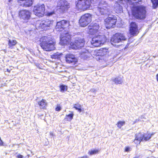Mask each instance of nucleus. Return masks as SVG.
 <instances>
[{
  "mask_svg": "<svg viewBox=\"0 0 158 158\" xmlns=\"http://www.w3.org/2000/svg\"><path fill=\"white\" fill-rule=\"evenodd\" d=\"M99 28V25L96 23H92L88 27V33L91 35H92V36L91 37H92V40L96 38L103 40L106 38V37L104 35H98L96 34Z\"/></svg>",
  "mask_w": 158,
  "mask_h": 158,
  "instance_id": "nucleus-1",
  "label": "nucleus"
},
{
  "mask_svg": "<svg viewBox=\"0 0 158 158\" xmlns=\"http://www.w3.org/2000/svg\"><path fill=\"white\" fill-rule=\"evenodd\" d=\"M146 12L145 7L142 5L135 6L132 9L133 16L137 19H144L146 17Z\"/></svg>",
  "mask_w": 158,
  "mask_h": 158,
  "instance_id": "nucleus-2",
  "label": "nucleus"
},
{
  "mask_svg": "<svg viewBox=\"0 0 158 158\" xmlns=\"http://www.w3.org/2000/svg\"><path fill=\"white\" fill-rule=\"evenodd\" d=\"M106 2L102 0L99 2L98 7L94 8V11L96 15L98 16L106 14L108 10Z\"/></svg>",
  "mask_w": 158,
  "mask_h": 158,
  "instance_id": "nucleus-3",
  "label": "nucleus"
},
{
  "mask_svg": "<svg viewBox=\"0 0 158 158\" xmlns=\"http://www.w3.org/2000/svg\"><path fill=\"white\" fill-rule=\"evenodd\" d=\"M75 3L76 9L81 10H85L89 8L91 6L89 0H78Z\"/></svg>",
  "mask_w": 158,
  "mask_h": 158,
  "instance_id": "nucleus-4",
  "label": "nucleus"
},
{
  "mask_svg": "<svg viewBox=\"0 0 158 158\" xmlns=\"http://www.w3.org/2000/svg\"><path fill=\"white\" fill-rule=\"evenodd\" d=\"M40 45L43 49L46 51H51L55 49V43L52 40H46L40 43Z\"/></svg>",
  "mask_w": 158,
  "mask_h": 158,
  "instance_id": "nucleus-5",
  "label": "nucleus"
},
{
  "mask_svg": "<svg viewBox=\"0 0 158 158\" xmlns=\"http://www.w3.org/2000/svg\"><path fill=\"white\" fill-rule=\"evenodd\" d=\"M92 15L89 13L82 15L79 20L80 25L83 27L87 26L92 21Z\"/></svg>",
  "mask_w": 158,
  "mask_h": 158,
  "instance_id": "nucleus-6",
  "label": "nucleus"
},
{
  "mask_svg": "<svg viewBox=\"0 0 158 158\" xmlns=\"http://www.w3.org/2000/svg\"><path fill=\"white\" fill-rule=\"evenodd\" d=\"M45 6L44 4H38L34 6V13L38 17H42L44 13Z\"/></svg>",
  "mask_w": 158,
  "mask_h": 158,
  "instance_id": "nucleus-7",
  "label": "nucleus"
},
{
  "mask_svg": "<svg viewBox=\"0 0 158 158\" xmlns=\"http://www.w3.org/2000/svg\"><path fill=\"white\" fill-rule=\"evenodd\" d=\"M69 22L65 20H62L57 22L55 27V29L57 31H61L67 28L69 26Z\"/></svg>",
  "mask_w": 158,
  "mask_h": 158,
  "instance_id": "nucleus-8",
  "label": "nucleus"
},
{
  "mask_svg": "<svg viewBox=\"0 0 158 158\" xmlns=\"http://www.w3.org/2000/svg\"><path fill=\"white\" fill-rule=\"evenodd\" d=\"M117 21L116 17L114 16H111L106 19L105 21V24L107 28L113 27L115 25Z\"/></svg>",
  "mask_w": 158,
  "mask_h": 158,
  "instance_id": "nucleus-9",
  "label": "nucleus"
},
{
  "mask_svg": "<svg viewBox=\"0 0 158 158\" xmlns=\"http://www.w3.org/2000/svg\"><path fill=\"white\" fill-rule=\"evenodd\" d=\"M58 6L60 7V11L61 13H64L67 11L70 7L69 3L65 1L61 0L58 3Z\"/></svg>",
  "mask_w": 158,
  "mask_h": 158,
  "instance_id": "nucleus-10",
  "label": "nucleus"
},
{
  "mask_svg": "<svg viewBox=\"0 0 158 158\" xmlns=\"http://www.w3.org/2000/svg\"><path fill=\"white\" fill-rule=\"evenodd\" d=\"M53 21L48 19L43 20L40 23L39 27L44 29H48L53 25Z\"/></svg>",
  "mask_w": 158,
  "mask_h": 158,
  "instance_id": "nucleus-11",
  "label": "nucleus"
},
{
  "mask_svg": "<svg viewBox=\"0 0 158 158\" xmlns=\"http://www.w3.org/2000/svg\"><path fill=\"white\" fill-rule=\"evenodd\" d=\"M84 42V40H75L74 43L71 42L70 44L72 48H79L83 46Z\"/></svg>",
  "mask_w": 158,
  "mask_h": 158,
  "instance_id": "nucleus-12",
  "label": "nucleus"
},
{
  "mask_svg": "<svg viewBox=\"0 0 158 158\" xmlns=\"http://www.w3.org/2000/svg\"><path fill=\"white\" fill-rule=\"evenodd\" d=\"M31 14V13L29 11L26 10H21L19 13L20 18L25 20L29 19Z\"/></svg>",
  "mask_w": 158,
  "mask_h": 158,
  "instance_id": "nucleus-13",
  "label": "nucleus"
},
{
  "mask_svg": "<svg viewBox=\"0 0 158 158\" xmlns=\"http://www.w3.org/2000/svg\"><path fill=\"white\" fill-rule=\"evenodd\" d=\"M65 60L67 63H71L74 64L77 62V60L75 56L71 54H67L65 56Z\"/></svg>",
  "mask_w": 158,
  "mask_h": 158,
  "instance_id": "nucleus-14",
  "label": "nucleus"
},
{
  "mask_svg": "<svg viewBox=\"0 0 158 158\" xmlns=\"http://www.w3.org/2000/svg\"><path fill=\"white\" fill-rule=\"evenodd\" d=\"M19 4L24 7H29L32 4V0H18Z\"/></svg>",
  "mask_w": 158,
  "mask_h": 158,
  "instance_id": "nucleus-15",
  "label": "nucleus"
},
{
  "mask_svg": "<svg viewBox=\"0 0 158 158\" xmlns=\"http://www.w3.org/2000/svg\"><path fill=\"white\" fill-rule=\"evenodd\" d=\"M138 29L136 23L134 22H132L131 24L130 31L131 35L136 34L138 32Z\"/></svg>",
  "mask_w": 158,
  "mask_h": 158,
  "instance_id": "nucleus-16",
  "label": "nucleus"
},
{
  "mask_svg": "<svg viewBox=\"0 0 158 158\" xmlns=\"http://www.w3.org/2000/svg\"><path fill=\"white\" fill-rule=\"evenodd\" d=\"M111 40H126L124 35L121 33H118L114 35Z\"/></svg>",
  "mask_w": 158,
  "mask_h": 158,
  "instance_id": "nucleus-17",
  "label": "nucleus"
},
{
  "mask_svg": "<svg viewBox=\"0 0 158 158\" xmlns=\"http://www.w3.org/2000/svg\"><path fill=\"white\" fill-rule=\"evenodd\" d=\"M101 41L102 40H91L88 42L91 43L92 46L91 47H99L102 44Z\"/></svg>",
  "mask_w": 158,
  "mask_h": 158,
  "instance_id": "nucleus-18",
  "label": "nucleus"
},
{
  "mask_svg": "<svg viewBox=\"0 0 158 158\" xmlns=\"http://www.w3.org/2000/svg\"><path fill=\"white\" fill-rule=\"evenodd\" d=\"M38 104L40 109H45L47 105V102L46 100L42 99L38 102Z\"/></svg>",
  "mask_w": 158,
  "mask_h": 158,
  "instance_id": "nucleus-19",
  "label": "nucleus"
},
{
  "mask_svg": "<svg viewBox=\"0 0 158 158\" xmlns=\"http://www.w3.org/2000/svg\"><path fill=\"white\" fill-rule=\"evenodd\" d=\"M123 77H118L113 78L112 81L116 85L122 84L123 82Z\"/></svg>",
  "mask_w": 158,
  "mask_h": 158,
  "instance_id": "nucleus-20",
  "label": "nucleus"
},
{
  "mask_svg": "<svg viewBox=\"0 0 158 158\" xmlns=\"http://www.w3.org/2000/svg\"><path fill=\"white\" fill-rule=\"evenodd\" d=\"M71 38V36L68 33H63L61 34L60 40H69Z\"/></svg>",
  "mask_w": 158,
  "mask_h": 158,
  "instance_id": "nucleus-21",
  "label": "nucleus"
},
{
  "mask_svg": "<svg viewBox=\"0 0 158 158\" xmlns=\"http://www.w3.org/2000/svg\"><path fill=\"white\" fill-rule=\"evenodd\" d=\"M135 141L136 140H138L139 141H142L144 139V134L141 133H139L136 134L135 135Z\"/></svg>",
  "mask_w": 158,
  "mask_h": 158,
  "instance_id": "nucleus-22",
  "label": "nucleus"
},
{
  "mask_svg": "<svg viewBox=\"0 0 158 158\" xmlns=\"http://www.w3.org/2000/svg\"><path fill=\"white\" fill-rule=\"evenodd\" d=\"M121 40H110L111 44L115 47H118L121 45L120 43Z\"/></svg>",
  "mask_w": 158,
  "mask_h": 158,
  "instance_id": "nucleus-23",
  "label": "nucleus"
},
{
  "mask_svg": "<svg viewBox=\"0 0 158 158\" xmlns=\"http://www.w3.org/2000/svg\"><path fill=\"white\" fill-rule=\"evenodd\" d=\"M114 8L117 13H119L123 12L122 6L118 3H116L115 4Z\"/></svg>",
  "mask_w": 158,
  "mask_h": 158,
  "instance_id": "nucleus-24",
  "label": "nucleus"
},
{
  "mask_svg": "<svg viewBox=\"0 0 158 158\" xmlns=\"http://www.w3.org/2000/svg\"><path fill=\"white\" fill-rule=\"evenodd\" d=\"M16 43L17 42L16 40H9L8 42L9 47L12 48L13 46H14Z\"/></svg>",
  "mask_w": 158,
  "mask_h": 158,
  "instance_id": "nucleus-25",
  "label": "nucleus"
},
{
  "mask_svg": "<svg viewBox=\"0 0 158 158\" xmlns=\"http://www.w3.org/2000/svg\"><path fill=\"white\" fill-rule=\"evenodd\" d=\"M72 113L68 115H66L65 118V119L67 121H71L73 118L74 116V114L73 112H71Z\"/></svg>",
  "mask_w": 158,
  "mask_h": 158,
  "instance_id": "nucleus-26",
  "label": "nucleus"
},
{
  "mask_svg": "<svg viewBox=\"0 0 158 158\" xmlns=\"http://www.w3.org/2000/svg\"><path fill=\"white\" fill-rule=\"evenodd\" d=\"M71 40H60V44L64 46L65 44L68 45L70 43Z\"/></svg>",
  "mask_w": 158,
  "mask_h": 158,
  "instance_id": "nucleus-27",
  "label": "nucleus"
},
{
  "mask_svg": "<svg viewBox=\"0 0 158 158\" xmlns=\"http://www.w3.org/2000/svg\"><path fill=\"white\" fill-rule=\"evenodd\" d=\"M152 3V7L155 9L158 6V0H151Z\"/></svg>",
  "mask_w": 158,
  "mask_h": 158,
  "instance_id": "nucleus-28",
  "label": "nucleus"
},
{
  "mask_svg": "<svg viewBox=\"0 0 158 158\" xmlns=\"http://www.w3.org/2000/svg\"><path fill=\"white\" fill-rule=\"evenodd\" d=\"M61 54L60 53H56L51 56V57L52 59H58L60 58V55Z\"/></svg>",
  "mask_w": 158,
  "mask_h": 158,
  "instance_id": "nucleus-29",
  "label": "nucleus"
},
{
  "mask_svg": "<svg viewBox=\"0 0 158 158\" xmlns=\"http://www.w3.org/2000/svg\"><path fill=\"white\" fill-rule=\"evenodd\" d=\"M99 150L98 149H94L89 151L88 154L90 155H92L98 153Z\"/></svg>",
  "mask_w": 158,
  "mask_h": 158,
  "instance_id": "nucleus-30",
  "label": "nucleus"
},
{
  "mask_svg": "<svg viewBox=\"0 0 158 158\" xmlns=\"http://www.w3.org/2000/svg\"><path fill=\"white\" fill-rule=\"evenodd\" d=\"M125 124V121H119L116 124L118 127L121 128V127L124 125Z\"/></svg>",
  "mask_w": 158,
  "mask_h": 158,
  "instance_id": "nucleus-31",
  "label": "nucleus"
},
{
  "mask_svg": "<svg viewBox=\"0 0 158 158\" xmlns=\"http://www.w3.org/2000/svg\"><path fill=\"white\" fill-rule=\"evenodd\" d=\"M154 133H152L151 134H148L147 135V136H145V135H144V140L146 141L147 140H148L149 139L152 135H154Z\"/></svg>",
  "mask_w": 158,
  "mask_h": 158,
  "instance_id": "nucleus-32",
  "label": "nucleus"
},
{
  "mask_svg": "<svg viewBox=\"0 0 158 158\" xmlns=\"http://www.w3.org/2000/svg\"><path fill=\"white\" fill-rule=\"evenodd\" d=\"M60 91L61 92H63L67 89V86L65 85H62L60 86Z\"/></svg>",
  "mask_w": 158,
  "mask_h": 158,
  "instance_id": "nucleus-33",
  "label": "nucleus"
},
{
  "mask_svg": "<svg viewBox=\"0 0 158 158\" xmlns=\"http://www.w3.org/2000/svg\"><path fill=\"white\" fill-rule=\"evenodd\" d=\"M130 4H132L134 2H138L141 1V0H127Z\"/></svg>",
  "mask_w": 158,
  "mask_h": 158,
  "instance_id": "nucleus-34",
  "label": "nucleus"
},
{
  "mask_svg": "<svg viewBox=\"0 0 158 158\" xmlns=\"http://www.w3.org/2000/svg\"><path fill=\"white\" fill-rule=\"evenodd\" d=\"M101 51L102 52L103 55H105L107 53H108V49L105 48H102V50Z\"/></svg>",
  "mask_w": 158,
  "mask_h": 158,
  "instance_id": "nucleus-35",
  "label": "nucleus"
},
{
  "mask_svg": "<svg viewBox=\"0 0 158 158\" xmlns=\"http://www.w3.org/2000/svg\"><path fill=\"white\" fill-rule=\"evenodd\" d=\"M73 107L76 110L79 109V108L81 107V106L79 103L75 104L74 105Z\"/></svg>",
  "mask_w": 158,
  "mask_h": 158,
  "instance_id": "nucleus-36",
  "label": "nucleus"
},
{
  "mask_svg": "<svg viewBox=\"0 0 158 158\" xmlns=\"http://www.w3.org/2000/svg\"><path fill=\"white\" fill-rule=\"evenodd\" d=\"M61 107L59 105H58L56 108V111H59L61 110Z\"/></svg>",
  "mask_w": 158,
  "mask_h": 158,
  "instance_id": "nucleus-37",
  "label": "nucleus"
},
{
  "mask_svg": "<svg viewBox=\"0 0 158 158\" xmlns=\"http://www.w3.org/2000/svg\"><path fill=\"white\" fill-rule=\"evenodd\" d=\"M105 57H106L105 56H100L98 57V58L99 59V60H102L103 59L105 61H106L107 60H106V59H105V60H104V59Z\"/></svg>",
  "mask_w": 158,
  "mask_h": 158,
  "instance_id": "nucleus-38",
  "label": "nucleus"
},
{
  "mask_svg": "<svg viewBox=\"0 0 158 158\" xmlns=\"http://www.w3.org/2000/svg\"><path fill=\"white\" fill-rule=\"evenodd\" d=\"M131 150V148L129 147H126L125 148V151L127 152H129Z\"/></svg>",
  "mask_w": 158,
  "mask_h": 158,
  "instance_id": "nucleus-39",
  "label": "nucleus"
},
{
  "mask_svg": "<svg viewBox=\"0 0 158 158\" xmlns=\"http://www.w3.org/2000/svg\"><path fill=\"white\" fill-rule=\"evenodd\" d=\"M136 140V141H135V139H134V143H136V144H139L140 143V142H141V141H139V140Z\"/></svg>",
  "mask_w": 158,
  "mask_h": 158,
  "instance_id": "nucleus-40",
  "label": "nucleus"
},
{
  "mask_svg": "<svg viewBox=\"0 0 158 158\" xmlns=\"http://www.w3.org/2000/svg\"><path fill=\"white\" fill-rule=\"evenodd\" d=\"M54 14V12L52 11V12H48V16H50V15H53Z\"/></svg>",
  "mask_w": 158,
  "mask_h": 158,
  "instance_id": "nucleus-41",
  "label": "nucleus"
},
{
  "mask_svg": "<svg viewBox=\"0 0 158 158\" xmlns=\"http://www.w3.org/2000/svg\"><path fill=\"white\" fill-rule=\"evenodd\" d=\"M48 39H49V38L47 36H44V37H42L41 38L42 40H46Z\"/></svg>",
  "mask_w": 158,
  "mask_h": 158,
  "instance_id": "nucleus-42",
  "label": "nucleus"
},
{
  "mask_svg": "<svg viewBox=\"0 0 158 158\" xmlns=\"http://www.w3.org/2000/svg\"><path fill=\"white\" fill-rule=\"evenodd\" d=\"M17 157L18 158H23V156L20 154H19V155H17Z\"/></svg>",
  "mask_w": 158,
  "mask_h": 158,
  "instance_id": "nucleus-43",
  "label": "nucleus"
},
{
  "mask_svg": "<svg viewBox=\"0 0 158 158\" xmlns=\"http://www.w3.org/2000/svg\"><path fill=\"white\" fill-rule=\"evenodd\" d=\"M79 158H88L89 157L87 156H83V157H79Z\"/></svg>",
  "mask_w": 158,
  "mask_h": 158,
  "instance_id": "nucleus-44",
  "label": "nucleus"
},
{
  "mask_svg": "<svg viewBox=\"0 0 158 158\" xmlns=\"http://www.w3.org/2000/svg\"><path fill=\"white\" fill-rule=\"evenodd\" d=\"M0 145H3V142L1 140V138L0 139Z\"/></svg>",
  "mask_w": 158,
  "mask_h": 158,
  "instance_id": "nucleus-45",
  "label": "nucleus"
},
{
  "mask_svg": "<svg viewBox=\"0 0 158 158\" xmlns=\"http://www.w3.org/2000/svg\"><path fill=\"white\" fill-rule=\"evenodd\" d=\"M77 110H78V111L80 113L81 111H82V110H81V107L79 108V109H78Z\"/></svg>",
  "mask_w": 158,
  "mask_h": 158,
  "instance_id": "nucleus-46",
  "label": "nucleus"
},
{
  "mask_svg": "<svg viewBox=\"0 0 158 158\" xmlns=\"http://www.w3.org/2000/svg\"><path fill=\"white\" fill-rule=\"evenodd\" d=\"M156 77L157 81L158 82V73L156 75Z\"/></svg>",
  "mask_w": 158,
  "mask_h": 158,
  "instance_id": "nucleus-47",
  "label": "nucleus"
},
{
  "mask_svg": "<svg viewBox=\"0 0 158 158\" xmlns=\"http://www.w3.org/2000/svg\"><path fill=\"white\" fill-rule=\"evenodd\" d=\"M132 41V40H129V41L128 42L129 43H128L127 44H129L130 43L132 42L133 41Z\"/></svg>",
  "mask_w": 158,
  "mask_h": 158,
  "instance_id": "nucleus-48",
  "label": "nucleus"
},
{
  "mask_svg": "<svg viewBox=\"0 0 158 158\" xmlns=\"http://www.w3.org/2000/svg\"><path fill=\"white\" fill-rule=\"evenodd\" d=\"M6 71L9 73H10V70H9L8 69H6Z\"/></svg>",
  "mask_w": 158,
  "mask_h": 158,
  "instance_id": "nucleus-49",
  "label": "nucleus"
},
{
  "mask_svg": "<svg viewBox=\"0 0 158 158\" xmlns=\"http://www.w3.org/2000/svg\"><path fill=\"white\" fill-rule=\"evenodd\" d=\"M50 135L52 136H53V134L52 132L50 133Z\"/></svg>",
  "mask_w": 158,
  "mask_h": 158,
  "instance_id": "nucleus-50",
  "label": "nucleus"
},
{
  "mask_svg": "<svg viewBox=\"0 0 158 158\" xmlns=\"http://www.w3.org/2000/svg\"><path fill=\"white\" fill-rule=\"evenodd\" d=\"M27 156L28 157H29L30 155H27Z\"/></svg>",
  "mask_w": 158,
  "mask_h": 158,
  "instance_id": "nucleus-51",
  "label": "nucleus"
},
{
  "mask_svg": "<svg viewBox=\"0 0 158 158\" xmlns=\"http://www.w3.org/2000/svg\"><path fill=\"white\" fill-rule=\"evenodd\" d=\"M143 118V116H142L141 117V118Z\"/></svg>",
  "mask_w": 158,
  "mask_h": 158,
  "instance_id": "nucleus-52",
  "label": "nucleus"
},
{
  "mask_svg": "<svg viewBox=\"0 0 158 158\" xmlns=\"http://www.w3.org/2000/svg\"><path fill=\"white\" fill-rule=\"evenodd\" d=\"M11 0H9V2H10V1H11Z\"/></svg>",
  "mask_w": 158,
  "mask_h": 158,
  "instance_id": "nucleus-53",
  "label": "nucleus"
},
{
  "mask_svg": "<svg viewBox=\"0 0 158 158\" xmlns=\"http://www.w3.org/2000/svg\"><path fill=\"white\" fill-rule=\"evenodd\" d=\"M121 1H123V0H121Z\"/></svg>",
  "mask_w": 158,
  "mask_h": 158,
  "instance_id": "nucleus-54",
  "label": "nucleus"
}]
</instances>
